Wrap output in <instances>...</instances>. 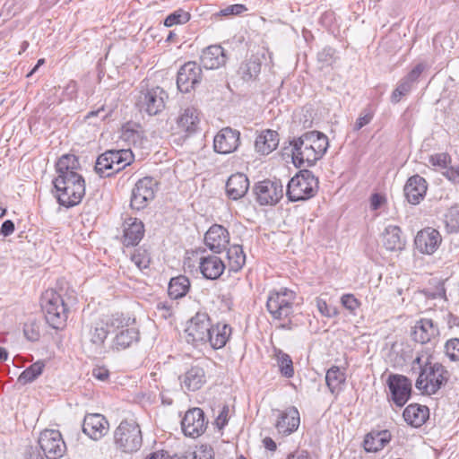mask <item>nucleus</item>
<instances>
[{
	"label": "nucleus",
	"mask_w": 459,
	"mask_h": 459,
	"mask_svg": "<svg viewBox=\"0 0 459 459\" xmlns=\"http://www.w3.org/2000/svg\"><path fill=\"white\" fill-rule=\"evenodd\" d=\"M55 167L57 176L52 183L57 203L67 209L78 205L85 195V180L76 171L81 167L78 157L64 154Z\"/></svg>",
	"instance_id": "nucleus-1"
},
{
	"label": "nucleus",
	"mask_w": 459,
	"mask_h": 459,
	"mask_svg": "<svg viewBox=\"0 0 459 459\" xmlns=\"http://www.w3.org/2000/svg\"><path fill=\"white\" fill-rule=\"evenodd\" d=\"M133 160L134 154L129 149L108 150L97 158L94 170L100 178H109L130 165Z\"/></svg>",
	"instance_id": "nucleus-2"
},
{
	"label": "nucleus",
	"mask_w": 459,
	"mask_h": 459,
	"mask_svg": "<svg viewBox=\"0 0 459 459\" xmlns=\"http://www.w3.org/2000/svg\"><path fill=\"white\" fill-rule=\"evenodd\" d=\"M318 183L310 170L301 169L289 181L286 195L290 202L308 200L316 194Z\"/></svg>",
	"instance_id": "nucleus-3"
},
{
	"label": "nucleus",
	"mask_w": 459,
	"mask_h": 459,
	"mask_svg": "<svg viewBox=\"0 0 459 459\" xmlns=\"http://www.w3.org/2000/svg\"><path fill=\"white\" fill-rule=\"evenodd\" d=\"M448 380V372L438 363L428 362L421 368L415 386L423 394H436Z\"/></svg>",
	"instance_id": "nucleus-4"
},
{
	"label": "nucleus",
	"mask_w": 459,
	"mask_h": 459,
	"mask_svg": "<svg viewBox=\"0 0 459 459\" xmlns=\"http://www.w3.org/2000/svg\"><path fill=\"white\" fill-rule=\"evenodd\" d=\"M115 445L125 453L140 449L143 444L142 431L134 420H123L114 432Z\"/></svg>",
	"instance_id": "nucleus-5"
},
{
	"label": "nucleus",
	"mask_w": 459,
	"mask_h": 459,
	"mask_svg": "<svg viewBox=\"0 0 459 459\" xmlns=\"http://www.w3.org/2000/svg\"><path fill=\"white\" fill-rule=\"evenodd\" d=\"M169 95L161 87L156 86L142 90L136 99L135 105L140 112L149 116L160 114L165 108Z\"/></svg>",
	"instance_id": "nucleus-6"
},
{
	"label": "nucleus",
	"mask_w": 459,
	"mask_h": 459,
	"mask_svg": "<svg viewBox=\"0 0 459 459\" xmlns=\"http://www.w3.org/2000/svg\"><path fill=\"white\" fill-rule=\"evenodd\" d=\"M38 443L47 459H59L66 452V445L57 429H44L40 432Z\"/></svg>",
	"instance_id": "nucleus-7"
},
{
	"label": "nucleus",
	"mask_w": 459,
	"mask_h": 459,
	"mask_svg": "<svg viewBox=\"0 0 459 459\" xmlns=\"http://www.w3.org/2000/svg\"><path fill=\"white\" fill-rule=\"evenodd\" d=\"M158 182L152 177L139 179L131 193L130 207L134 210H143L154 199Z\"/></svg>",
	"instance_id": "nucleus-8"
},
{
	"label": "nucleus",
	"mask_w": 459,
	"mask_h": 459,
	"mask_svg": "<svg viewBox=\"0 0 459 459\" xmlns=\"http://www.w3.org/2000/svg\"><path fill=\"white\" fill-rule=\"evenodd\" d=\"M253 190L260 205H275L283 196V186L279 179L259 181Z\"/></svg>",
	"instance_id": "nucleus-9"
},
{
	"label": "nucleus",
	"mask_w": 459,
	"mask_h": 459,
	"mask_svg": "<svg viewBox=\"0 0 459 459\" xmlns=\"http://www.w3.org/2000/svg\"><path fill=\"white\" fill-rule=\"evenodd\" d=\"M296 292L287 288L272 291L267 299L266 307L273 316H290L292 311Z\"/></svg>",
	"instance_id": "nucleus-10"
},
{
	"label": "nucleus",
	"mask_w": 459,
	"mask_h": 459,
	"mask_svg": "<svg viewBox=\"0 0 459 459\" xmlns=\"http://www.w3.org/2000/svg\"><path fill=\"white\" fill-rule=\"evenodd\" d=\"M392 401L396 406L403 407L410 399L411 393V380L402 375L391 374L387 381Z\"/></svg>",
	"instance_id": "nucleus-11"
},
{
	"label": "nucleus",
	"mask_w": 459,
	"mask_h": 459,
	"mask_svg": "<svg viewBox=\"0 0 459 459\" xmlns=\"http://www.w3.org/2000/svg\"><path fill=\"white\" fill-rule=\"evenodd\" d=\"M202 80V68L195 62H187L178 70L177 75V86L178 91L184 93L195 90Z\"/></svg>",
	"instance_id": "nucleus-12"
},
{
	"label": "nucleus",
	"mask_w": 459,
	"mask_h": 459,
	"mask_svg": "<svg viewBox=\"0 0 459 459\" xmlns=\"http://www.w3.org/2000/svg\"><path fill=\"white\" fill-rule=\"evenodd\" d=\"M290 145L292 146V161L298 168H300L305 164L307 167H312L323 157L317 153V150L315 147L313 148L312 145L307 144V143H304V141L302 142L298 138H294L290 142Z\"/></svg>",
	"instance_id": "nucleus-13"
},
{
	"label": "nucleus",
	"mask_w": 459,
	"mask_h": 459,
	"mask_svg": "<svg viewBox=\"0 0 459 459\" xmlns=\"http://www.w3.org/2000/svg\"><path fill=\"white\" fill-rule=\"evenodd\" d=\"M40 307L45 316H61L73 312L69 303L52 289L42 293Z\"/></svg>",
	"instance_id": "nucleus-14"
},
{
	"label": "nucleus",
	"mask_w": 459,
	"mask_h": 459,
	"mask_svg": "<svg viewBox=\"0 0 459 459\" xmlns=\"http://www.w3.org/2000/svg\"><path fill=\"white\" fill-rule=\"evenodd\" d=\"M181 389L185 393L200 390L206 383L207 377L204 367L192 365L178 377Z\"/></svg>",
	"instance_id": "nucleus-15"
},
{
	"label": "nucleus",
	"mask_w": 459,
	"mask_h": 459,
	"mask_svg": "<svg viewBox=\"0 0 459 459\" xmlns=\"http://www.w3.org/2000/svg\"><path fill=\"white\" fill-rule=\"evenodd\" d=\"M181 426L186 436L195 437L202 435L207 426L203 410L200 408L188 410L181 421Z\"/></svg>",
	"instance_id": "nucleus-16"
},
{
	"label": "nucleus",
	"mask_w": 459,
	"mask_h": 459,
	"mask_svg": "<svg viewBox=\"0 0 459 459\" xmlns=\"http://www.w3.org/2000/svg\"><path fill=\"white\" fill-rule=\"evenodd\" d=\"M210 317H190L186 323L185 333L188 343L205 342L208 337Z\"/></svg>",
	"instance_id": "nucleus-17"
},
{
	"label": "nucleus",
	"mask_w": 459,
	"mask_h": 459,
	"mask_svg": "<svg viewBox=\"0 0 459 459\" xmlns=\"http://www.w3.org/2000/svg\"><path fill=\"white\" fill-rule=\"evenodd\" d=\"M240 143V132L231 127L222 128L214 137V151L221 154L235 152Z\"/></svg>",
	"instance_id": "nucleus-18"
},
{
	"label": "nucleus",
	"mask_w": 459,
	"mask_h": 459,
	"mask_svg": "<svg viewBox=\"0 0 459 459\" xmlns=\"http://www.w3.org/2000/svg\"><path fill=\"white\" fill-rule=\"evenodd\" d=\"M205 246L214 254L226 250L230 244L228 230L220 224L212 225L204 235Z\"/></svg>",
	"instance_id": "nucleus-19"
},
{
	"label": "nucleus",
	"mask_w": 459,
	"mask_h": 459,
	"mask_svg": "<svg viewBox=\"0 0 459 459\" xmlns=\"http://www.w3.org/2000/svg\"><path fill=\"white\" fill-rule=\"evenodd\" d=\"M442 238L438 230L432 228H426L420 230L414 239L418 251L421 254L432 255L438 248Z\"/></svg>",
	"instance_id": "nucleus-20"
},
{
	"label": "nucleus",
	"mask_w": 459,
	"mask_h": 459,
	"mask_svg": "<svg viewBox=\"0 0 459 459\" xmlns=\"http://www.w3.org/2000/svg\"><path fill=\"white\" fill-rule=\"evenodd\" d=\"M428 190V183L420 175L410 177L403 187L407 201L413 205L419 204L425 197Z\"/></svg>",
	"instance_id": "nucleus-21"
},
{
	"label": "nucleus",
	"mask_w": 459,
	"mask_h": 459,
	"mask_svg": "<svg viewBox=\"0 0 459 459\" xmlns=\"http://www.w3.org/2000/svg\"><path fill=\"white\" fill-rule=\"evenodd\" d=\"M123 227L124 246L126 247L137 246L144 236L143 222L137 218L129 217L125 220Z\"/></svg>",
	"instance_id": "nucleus-22"
},
{
	"label": "nucleus",
	"mask_w": 459,
	"mask_h": 459,
	"mask_svg": "<svg viewBox=\"0 0 459 459\" xmlns=\"http://www.w3.org/2000/svg\"><path fill=\"white\" fill-rule=\"evenodd\" d=\"M108 429V422L99 413L87 414L82 423V431L93 440L100 439Z\"/></svg>",
	"instance_id": "nucleus-23"
},
{
	"label": "nucleus",
	"mask_w": 459,
	"mask_h": 459,
	"mask_svg": "<svg viewBox=\"0 0 459 459\" xmlns=\"http://www.w3.org/2000/svg\"><path fill=\"white\" fill-rule=\"evenodd\" d=\"M226 268L224 262L215 255H203L200 257L199 270L208 280H217Z\"/></svg>",
	"instance_id": "nucleus-24"
},
{
	"label": "nucleus",
	"mask_w": 459,
	"mask_h": 459,
	"mask_svg": "<svg viewBox=\"0 0 459 459\" xmlns=\"http://www.w3.org/2000/svg\"><path fill=\"white\" fill-rule=\"evenodd\" d=\"M300 423L299 412L294 406L280 411L275 428L281 435L287 436L297 430Z\"/></svg>",
	"instance_id": "nucleus-25"
},
{
	"label": "nucleus",
	"mask_w": 459,
	"mask_h": 459,
	"mask_svg": "<svg viewBox=\"0 0 459 459\" xmlns=\"http://www.w3.org/2000/svg\"><path fill=\"white\" fill-rule=\"evenodd\" d=\"M200 59L204 68L212 70L226 64L227 55L220 45H212L203 50Z\"/></svg>",
	"instance_id": "nucleus-26"
},
{
	"label": "nucleus",
	"mask_w": 459,
	"mask_h": 459,
	"mask_svg": "<svg viewBox=\"0 0 459 459\" xmlns=\"http://www.w3.org/2000/svg\"><path fill=\"white\" fill-rule=\"evenodd\" d=\"M248 188V178L243 173L232 174L226 182L227 195L235 201L242 198L247 194Z\"/></svg>",
	"instance_id": "nucleus-27"
},
{
	"label": "nucleus",
	"mask_w": 459,
	"mask_h": 459,
	"mask_svg": "<svg viewBox=\"0 0 459 459\" xmlns=\"http://www.w3.org/2000/svg\"><path fill=\"white\" fill-rule=\"evenodd\" d=\"M439 330L430 318L421 317L413 327L412 337L420 343H427L437 336Z\"/></svg>",
	"instance_id": "nucleus-28"
},
{
	"label": "nucleus",
	"mask_w": 459,
	"mask_h": 459,
	"mask_svg": "<svg viewBox=\"0 0 459 459\" xmlns=\"http://www.w3.org/2000/svg\"><path fill=\"white\" fill-rule=\"evenodd\" d=\"M384 247L389 251H401L404 249L406 239L402 235V230L395 225H388L382 233Z\"/></svg>",
	"instance_id": "nucleus-29"
},
{
	"label": "nucleus",
	"mask_w": 459,
	"mask_h": 459,
	"mask_svg": "<svg viewBox=\"0 0 459 459\" xmlns=\"http://www.w3.org/2000/svg\"><path fill=\"white\" fill-rule=\"evenodd\" d=\"M429 411L425 405L411 403L408 405L403 413L404 420L414 428L422 426L429 419Z\"/></svg>",
	"instance_id": "nucleus-30"
},
{
	"label": "nucleus",
	"mask_w": 459,
	"mask_h": 459,
	"mask_svg": "<svg viewBox=\"0 0 459 459\" xmlns=\"http://www.w3.org/2000/svg\"><path fill=\"white\" fill-rule=\"evenodd\" d=\"M230 334L231 327L229 325L218 323L212 325L211 323L206 342H209L213 349H221L226 345Z\"/></svg>",
	"instance_id": "nucleus-31"
},
{
	"label": "nucleus",
	"mask_w": 459,
	"mask_h": 459,
	"mask_svg": "<svg viewBox=\"0 0 459 459\" xmlns=\"http://www.w3.org/2000/svg\"><path fill=\"white\" fill-rule=\"evenodd\" d=\"M278 144V133L270 129L263 131L255 141V151L263 155L271 153L277 148Z\"/></svg>",
	"instance_id": "nucleus-32"
},
{
	"label": "nucleus",
	"mask_w": 459,
	"mask_h": 459,
	"mask_svg": "<svg viewBox=\"0 0 459 459\" xmlns=\"http://www.w3.org/2000/svg\"><path fill=\"white\" fill-rule=\"evenodd\" d=\"M299 140L307 143L317 150V153L324 156L329 147L328 137L319 131L306 132L298 137Z\"/></svg>",
	"instance_id": "nucleus-33"
},
{
	"label": "nucleus",
	"mask_w": 459,
	"mask_h": 459,
	"mask_svg": "<svg viewBox=\"0 0 459 459\" xmlns=\"http://www.w3.org/2000/svg\"><path fill=\"white\" fill-rule=\"evenodd\" d=\"M190 290V281L185 275H178L170 279L168 287L169 296L173 299L185 297Z\"/></svg>",
	"instance_id": "nucleus-34"
},
{
	"label": "nucleus",
	"mask_w": 459,
	"mask_h": 459,
	"mask_svg": "<svg viewBox=\"0 0 459 459\" xmlns=\"http://www.w3.org/2000/svg\"><path fill=\"white\" fill-rule=\"evenodd\" d=\"M198 123V113L194 108H186L178 118V126L188 134L196 131Z\"/></svg>",
	"instance_id": "nucleus-35"
},
{
	"label": "nucleus",
	"mask_w": 459,
	"mask_h": 459,
	"mask_svg": "<svg viewBox=\"0 0 459 459\" xmlns=\"http://www.w3.org/2000/svg\"><path fill=\"white\" fill-rule=\"evenodd\" d=\"M227 258L230 272L240 271L246 263V255L242 246L232 245L227 248Z\"/></svg>",
	"instance_id": "nucleus-36"
},
{
	"label": "nucleus",
	"mask_w": 459,
	"mask_h": 459,
	"mask_svg": "<svg viewBox=\"0 0 459 459\" xmlns=\"http://www.w3.org/2000/svg\"><path fill=\"white\" fill-rule=\"evenodd\" d=\"M262 64L258 58L243 62L238 68V74L245 82L255 81L261 72Z\"/></svg>",
	"instance_id": "nucleus-37"
},
{
	"label": "nucleus",
	"mask_w": 459,
	"mask_h": 459,
	"mask_svg": "<svg viewBox=\"0 0 459 459\" xmlns=\"http://www.w3.org/2000/svg\"><path fill=\"white\" fill-rule=\"evenodd\" d=\"M28 5L29 0H6L0 12V18H3L2 22L20 13Z\"/></svg>",
	"instance_id": "nucleus-38"
},
{
	"label": "nucleus",
	"mask_w": 459,
	"mask_h": 459,
	"mask_svg": "<svg viewBox=\"0 0 459 459\" xmlns=\"http://www.w3.org/2000/svg\"><path fill=\"white\" fill-rule=\"evenodd\" d=\"M345 380V373L339 367L333 366L326 372L325 382L332 393L338 390Z\"/></svg>",
	"instance_id": "nucleus-39"
},
{
	"label": "nucleus",
	"mask_w": 459,
	"mask_h": 459,
	"mask_svg": "<svg viewBox=\"0 0 459 459\" xmlns=\"http://www.w3.org/2000/svg\"><path fill=\"white\" fill-rule=\"evenodd\" d=\"M274 357L277 361L281 374L287 377H292L294 375L293 362L290 356L281 350H274Z\"/></svg>",
	"instance_id": "nucleus-40"
},
{
	"label": "nucleus",
	"mask_w": 459,
	"mask_h": 459,
	"mask_svg": "<svg viewBox=\"0 0 459 459\" xmlns=\"http://www.w3.org/2000/svg\"><path fill=\"white\" fill-rule=\"evenodd\" d=\"M139 333L134 327L122 329L115 338V346L117 350L126 349L133 342L138 341Z\"/></svg>",
	"instance_id": "nucleus-41"
},
{
	"label": "nucleus",
	"mask_w": 459,
	"mask_h": 459,
	"mask_svg": "<svg viewBox=\"0 0 459 459\" xmlns=\"http://www.w3.org/2000/svg\"><path fill=\"white\" fill-rule=\"evenodd\" d=\"M45 363L42 360H38L31 364L29 368L22 372L18 377V382L22 385H26L34 381L39 376L42 374Z\"/></svg>",
	"instance_id": "nucleus-42"
},
{
	"label": "nucleus",
	"mask_w": 459,
	"mask_h": 459,
	"mask_svg": "<svg viewBox=\"0 0 459 459\" xmlns=\"http://www.w3.org/2000/svg\"><path fill=\"white\" fill-rule=\"evenodd\" d=\"M388 443L386 433H377L376 436L368 434L364 440V448L367 452H377Z\"/></svg>",
	"instance_id": "nucleus-43"
},
{
	"label": "nucleus",
	"mask_w": 459,
	"mask_h": 459,
	"mask_svg": "<svg viewBox=\"0 0 459 459\" xmlns=\"http://www.w3.org/2000/svg\"><path fill=\"white\" fill-rule=\"evenodd\" d=\"M232 299L227 295H219L212 301L211 311L214 314H227L231 311Z\"/></svg>",
	"instance_id": "nucleus-44"
},
{
	"label": "nucleus",
	"mask_w": 459,
	"mask_h": 459,
	"mask_svg": "<svg viewBox=\"0 0 459 459\" xmlns=\"http://www.w3.org/2000/svg\"><path fill=\"white\" fill-rule=\"evenodd\" d=\"M445 222L449 232L459 231V204H455L448 209Z\"/></svg>",
	"instance_id": "nucleus-45"
},
{
	"label": "nucleus",
	"mask_w": 459,
	"mask_h": 459,
	"mask_svg": "<svg viewBox=\"0 0 459 459\" xmlns=\"http://www.w3.org/2000/svg\"><path fill=\"white\" fill-rule=\"evenodd\" d=\"M190 17L191 15L188 12L183 9H178L166 17L164 25L166 27H171L177 24H184L190 20Z\"/></svg>",
	"instance_id": "nucleus-46"
},
{
	"label": "nucleus",
	"mask_w": 459,
	"mask_h": 459,
	"mask_svg": "<svg viewBox=\"0 0 459 459\" xmlns=\"http://www.w3.org/2000/svg\"><path fill=\"white\" fill-rule=\"evenodd\" d=\"M412 85L410 84L407 81H405L403 78H402L397 87L394 90V91L391 94V102L392 103H398L402 100L403 96H406L412 89Z\"/></svg>",
	"instance_id": "nucleus-47"
},
{
	"label": "nucleus",
	"mask_w": 459,
	"mask_h": 459,
	"mask_svg": "<svg viewBox=\"0 0 459 459\" xmlns=\"http://www.w3.org/2000/svg\"><path fill=\"white\" fill-rule=\"evenodd\" d=\"M41 331L40 322L37 319L31 320L30 323L24 325L23 333L25 337L31 342H36L39 339Z\"/></svg>",
	"instance_id": "nucleus-48"
},
{
	"label": "nucleus",
	"mask_w": 459,
	"mask_h": 459,
	"mask_svg": "<svg viewBox=\"0 0 459 459\" xmlns=\"http://www.w3.org/2000/svg\"><path fill=\"white\" fill-rule=\"evenodd\" d=\"M131 260L138 268L145 269L150 265L151 256L146 250L138 248L132 255Z\"/></svg>",
	"instance_id": "nucleus-49"
},
{
	"label": "nucleus",
	"mask_w": 459,
	"mask_h": 459,
	"mask_svg": "<svg viewBox=\"0 0 459 459\" xmlns=\"http://www.w3.org/2000/svg\"><path fill=\"white\" fill-rule=\"evenodd\" d=\"M374 115V110L371 108H364L353 126V131H359L362 127L368 125L372 121Z\"/></svg>",
	"instance_id": "nucleus-50"
},
{
	"label": "nucleus",
	"mask_w": 459,
	"mask_h": 459,
	"mask_svg": "<svg viewBox=\"0 0 459 459\" xmlns=\"http://www.w3.org/2000/svg\"><path fill=\"white\" fill-rule=\"evenodd\" d=\"M184 459H213V450L207 446H201L194 452L187 453Z\"/></svg>",
	"instance_id": "nucleus-51"
},
{
	"label": "nucleus",
	"mask_w": 459,
	"mask_h": 459,
	"mask_svg": "<svg viewBox=\"0 0 459 459\" xmlns=\"http://www.w3.org/2000/svg\"><path fill=\"white\" fill-rule=\"evenodd\" d=\"M335 52V49L331 47L324 48L317 54L318 62L325 66L332 65L336 60Z\"/></svg>",
	"instance_id": "nucleus-52"
},
{
	"label": "nucleus",
	"mask_w": 459,
	"mask_h": 459,
	"mask_svg": "<svg viewBox=\"0 0 459 459\" xmlns=\"http://www.w3.org/2000/svg\"><path fill=\"white\" fill-rule=\"evenodd\" d=\"M446 353L452 360H459V338H454L446 342Z\"/></svg>",
	"instance_id": "nucleus-53"
},
{
	"label": "nucleus",
	"mask_w": 459,
	"mask_h": 459,
	"mask_svg": "<svg viewBox=\"0 0 459 459\" xmlns=\"http://www.w3.org/2000/svg\"><path fill=\"white\" fill-rule=\"evenodd\" d=\"M247 11V8L245 4H236L232 5H229L224 9H221L216 15L221 16H234L240 15L244 12Z\"/></svg>",
	"instance_id": "nucleus-54"
},
{
	"label": "nucleus",
	"mask_w": 459,
	"mask_h": 459,
	"mask_svg": "<svg viewBox=\"0 0 459 459\" xmlns=\"http://www.w3.org/2000/svg\"><path fill=\"white\" fill-rule=\"evenodd\" d=\"M341 303L351 313L355 312V310L360 306V301L357 299L353 294L342 295L341 298Z\"/></svg>",
	"instance_id": "nucleus-55"
},
{
	"label": "nucleus",
	"mask_w": 459,
	"mask_h": 459,
	"mask_svg": "<svg viewBox=\"0 0 459 459\" xmlns=\"http://www.w3.org/2000/svg\"><path fill=\"white\" fill-rule=\"evenodd\" d=\"M425 65L420 63L416 65L404 77H403L405 81H407L410 84L413 86V84L418 81L419 77L425 70Z\"/></svg>",
	"instance_id": "nucleus-56"
},
{
	"label": "nucleus",
	"mask_w": 459,
	"mask_h": 459,
	"mask_svg": "<svg viewBox=\"0 0 459 459\" xmlns=\"http://www.w3.org/2000/svg\"><path fill=\"white\" fill-rule=\"evenodd\" d=\"M45 324L55 330H63L66 326V317H42Z\"/></svg>",
	"instance_id": "nucleus-57"
},
{
	"label": "nucleus",
	"mask_w": 459,
	"mask_h": 459,
	"mask_svg": "<svg viewBox=\"0 0 459 459\" xmlns=\"http://www.w3.org/2000/svg\"><path fill=\"white\" fill-rule=\"evenodd\" d=\"M91 375L99 381L107 382L109 378V370L104 366H95Z\"/></svg>",
	"instance_id": "nucleus-58"
},
{
	"label": "nucleus",
	"mask_w": 459,
	"mask_h": 459,
	"mask_svg": "<svg viewBox=\"0 0 459 459\" xmlns=\"http://www.w3.org/2000/svg\"><path fill=\"white\" fill-rule=\"evenodd\" d=\"M108 330L104 326H96L92 335L93 342H103L108 335Z\"/></svg>",
	"instance_id": "nucleus-59"
},
{
	"label": "nucleus",
	"mask_w": 459,
	"mask_h": 459,
	"mask_svg": "<svg viewBox=\"0 0 459 459\" xmlns=\"http://www.w3.org/2000/svg\"><path fill=\"white\" fill-rule=\"evenodd\" d=\"M229 407L224 405L215 420V424L219 429H222L228 423Z\"/></svg>",
	"instance_id": "nucleus-60"
},
{
	"label": "nucleus",
	"mask_w": 459,
	"mask_h": 459,
	"mask_svg": "<svg viewBox=\"0 0 459 459\" xmlns=\"http://www.w3.org/2000/svg\"><path fill=\"white\" fill-rule=\"evenodd\" d=\"M14 230L15 226L13 221L12 220H6L1 226L0 234L4 237H8L13 233Z\"/></svg>",
	"instance_id": "nucleus-61"
},
{
	"label": "nucleus",
	"mask_w": 459,
	"mask_h": 459,
	"mask_svg": "<svg viewBox=\"0 0 459 459\" xmlns=\"http://www.w3.org/2000/svg\"><path fill=\"white\" fill-rule=\"evenodd\" d=\"M385 202V197L378 193L373 194L370 197V206L372 210L379 209Z\"/></svg>",
	"instance_id": "nucleus-62"
},
{
	"label": "nucleus",
	"mask_w": 459,
	"mask_h": 459,
	"mask_svg": "<svg viewBox=\"0 0 459 459\" xmlns=\"http://www.w3.org/2000/svg\"><path fill=\"white\" fill-rule=\"evenodd\" d=\"M429 161L434 166L445 168L446 164V156L445 154H437L435 156H431Z\"/></svg>",
	"instance_id": "nucleus-63"
},
{
	"label": "nucleus",
	"mask_w": 459,
	"mask_h": 459,
	"mask_svg": "<svg viewBox=\"0 0 459 459\" xmlns=\"http://www.w3.org/2000/svg\"><path fill=\"white\" fill-rule=\"evenodd\" d=\"M285 459H308V453L305 450H296L289 454Z\"/></svg>",
	"instance_id": "nucleus-64"
}]
</instances>
